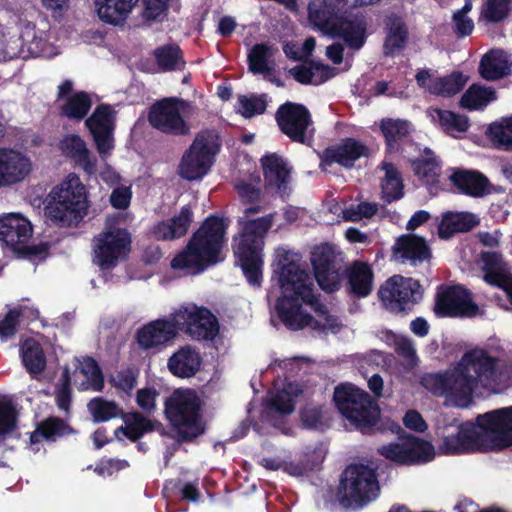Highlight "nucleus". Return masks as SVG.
Instances as JSON below:
<instances>
[{"label":"nucleus","mask_w":512,"mask_h":512,"mask_svg":"<svg viewBox=\"0 0 512 512\" xmlns=\"http://www.w3.org/2000/svg\"><path fill=\"white\" fill-rule=\"evenodd\" d=\"M32 171L31 159L19 150L0 147V189L23 182Z\"/></svg>","instance_id":"4be33fe9"},{"label":"nucleus","mask_w":512,"mask_h":512,"mask_svg":"<svg viewBox=\"0 0 512 512\" xmlns=\"http://www.w3.org/2000/svg\"><path fill=\"white\" fill-rule=\"evenodd\" d=\"M476 424L479 429L492 435L494 448L505 449L512 446V406L478 415Z\"/></svg>","instance_id":"aec40b11"},{"label":"nucleus","mask_w":512,"mask_h":512,"mask_svg":"<svg viewBox=\"0 0 512 512\" xmlns=\"http://www.w3.org/2000/svg\"><path fill=\"white\" fill-rule=\"evenodd\" d=\"M124 425L116 428L114 434L120 440L119 434H123L131 442H138L145 434L156 430L159 423L145 417L138 411L124 412L121 418Z\"/></svg>","instance_id":"72a5a7b5"},{"label":"nucleus","mask_w":512,"mask_h":512,"mask_svg":"<svg viewBox=\"0 0 512 512\" xmlns=\"http://www.w3.org/2000/svg\"><path fill=\"white\" fill-rule=\"evenodd\" d=\"M385 38L382 51L386 57H394L405 49L409 40L408 26L403 17L397 13H390L384 18Z\"/></svg>","instance_id":"b1692460"},{"label":"nucleus","mask_w":512,"mask_h":512,"mask_svg":"<svg viewBox=\"0 0 512 512\" xmlns=\"http://www.w3.org/2000/svg\"><path fill=\"white\" fill-rule=\"evenodd\" d=\"M202 363L200 353L190 345L180 347L168 359V369L178 378H190L196 375Z\"/></svg>","instance_id":"2f4dec72"},{"label":"nucleus","mask_w":512,"mask_h":512,"mask_svg":"<svg viewBox=\"0 0 512 512\" xmlns=\"http://www.w3.org/2000/svg\"><path fill=\"white\" fill-rule=\"evenodd\" d=\"M377 452L398 465L427 463L435 457L434 446L429 441L415 436H409L402 442L382 445Z\"/></svg>","instance_id":"f3484780"},{"label":"nucleus","mask_w":512,"mask_h":512,"mask_svg":"<svg viewBox=\"0 0 512 512\" xmlns=\"http://www.w3.org/2000/svg\"><path fill=\"white\" fill-rule=\"evenodd\" d=\"M424 152L425 156L412 160L411 166L418 178L425 180L427 183H434L439 177L440 162L431 149L425 148Z\"/></svg>","instance_id":"09e8293b"},{"label":"nucleus","mask_w":512,"mask_h":512,"mask_svg":"<svg viewBox=\"0 0 512 512\" xmlns=\"http://www.w3.org/2000/svg\"><path fill=\"white\" fill-rule=\"evenodd\" d=\"M138 0H96L97 14L103 22L112 25L123 23Z\"/></svg>","instance_id":"a19ab883"},{"label":"nucleus","mask_w":512,"mask_h":512,"mask_svg":"<svg viewBox=\"0 0 512 512\" xmlns=\"http://www.w3.org/2000/svg\"><path fill=\"white\" fill-rule=\"evenodd\" d=\"M193 210L190 205H184L180 212L154 225L152 233L156 240L168 241L183 237L193 222Z\"/></svg>","instance_id":"cd10ccee"},{"label":"nucleus","mask_w":512,"mask_h":512,"mask_svg":"<svg viewBox=\"0 0 512 512\" xmlns=\"http://www.w3.org/2000/svg\"><path fill=\"white\" fill-rule=\"evenodd\" d=\"M260 161L266 185L277 188L279 193H284L291 173L286 161L276 153L266 154Z\"/></svg>","instance_id":"473e14b6"},{"label":"nucleus","mask_w":512,"mask_h":512,"mask_svg":"<svg viewBox=\"0 0 512 512\" xmlns=\"http://www.w3.org/2000/svg\"><path fill=\"white\" fill-rule=\"evenodd\" d=\"M392 251L402 262L409 261L413 265L427 261L432 256L425 238L412 233L398 237Z\"/></svg>","instance_id":"bb28decb"},{"label":"nucleus","mask_w":512,"mask_h":512,"mask_svg":"<svg viewBox=\"0 0 512 512\" xmlns=\"http://www.w3.org/2000/svg\"><path fill=\"white\" fill-rule=\"evenodd\" d=\"M343 2L338 0H311L308 4L309 22L328 35L333 31L341 16L338 15Z\"/></svg>","instance_id":"a878e982"},{"label":"nucleus","mask_w":512,"mask_h":512,"mask_svg":"<svg viewBox=\"0 0 512 512\" xmlns=\"http://www.w3.org/2000/svg\"><path fill=\"white\" fill-rule=\"evenodd\" d=\"M378 296L392 313L406 315L422 299V287L418 280L393 275L382 284Z\"/></svg>","instance_id":"f8f14e48"},{"label":"nucleus","mask_w":512,"mask_h":512,"mask_svg":"<svg viewBox=\"0 0 512 512\" xmlns=\"http://www.w3.org/2000/svg\"><path fill=\"white\" fill-rule=\"evenodd\" d=\"M164 414L179 442H192L205 433L201 401L193 389L174 390L164 402Z\"/></svg>","instance_id":"423d86ee"},{"label":"nucleus","mask_w":512,"mask_h":512,"mask_svg":"<svg viewBox=\"0 0 512 512\" xmlns=\"http://www.w3.org/2000/svg\"><path fill=\"white\" fill-rule=\"evenodd\" d=\"M333 401L340 414L356 429L364 431L374 427L380 419V408L365 390L351 383L338 385Z\"/></svg>","instance_id":"0eeeda50"},{"label":"nucleus","mask_w":512,"mask_h":512,"mask_svg":"<svg viewBox=\"0 0 512 512\" xmlns=\"http://www.w3.org/2000/svg\"><path fill=\"white\" fill-rule=\"evenodd\" d=\"M322 463V459H315V454H304L298 460V462H291L288 466V471L290 474L295 476H302L308 472L316 470L320 464Z\"/></svg>","instance_id":"bf43d9fd"},{"label":"nucleus","mask_w":512,"mask_h":512,"mask_svg":"<svg viewBox=\"0 0 512 512\" xmlns=\"http://www.w3.org/2000/svg\"><path fill=\"white\" fill-rule=\"evenodd\" d=\"M486 134L495 147L512 150V115L491 123Z\"/></svg>","instance_id":"8fccbe9b"},{"label":"nucleus","mask_w":512,"mask_h":512,"mask_svg":"<svg viewBox=\"0 0 512 512\" xmlns=\"http://www.w3.org/2000/svg\"><path fill=\"white\" fill-rule=\"evenodd\" d=\"M428 114L431 121L448 135L455 136V133H465L470 128L469 119L465 115L441 108H430Z\"/></svg>","instance_id":"79ce46f5"},{"label":"nucleus","mask_w":512,"mask_h":512,"mask_svg":"<svg viewBox=\"0 0 512 512\" xmlns=\"http://www.w3.org/2000/svg\"><path fill=\"white\" fill-rule=\"evenodd\" d=\"M482 271L484 281L491 286H503L509 274L508 263L499 252L488 251L481 253Z\"/></svg>","instance_id":"ea45409f"},{"label":"nucleus","mask_w":512,"mask_h":512,"mask_svg":"<svg viewBox=\"0 0 512 512\" xmlns=\"http://www.w3.org/2000/svg\"><path fill=\"white\" fill-rule=\"evenodd\" d=\"M466 81L467 79L461 72H453L450 75L436 78L430 87V92L443 97H451L463 89Z\"/></svg>","instance_id":"603ef678"},{"label":"nucleus","mask_w":512,"mask_h":512,"mask_svg":"<svg viewBox=\"0 0 512 512\" xmlns=\"http://www.w3.org/2000/svg\"><path fill=\"white\" fill-rule=\"evenodd\" d=\"M184 99L166 97L153 103L148 111V122L154 129L171 136H187L191 133L190 124L181 115L186 106Z\"/></svg>","instance_id":"4468645a"},{"label":"nucleus","mask_w":512,"mask_h":512,"mask_svg":"<svg viewBox=\"0 0 512 512\" xmlns=\"http://www.w3.org/2000/svg\"><path fill=\"white\" fill-rule=\"evenodd\" d=\"M382 169L385 171V176L381 181L382 199L386 203L401 199L404 195V185L399 170L389 162H383Z\"/></svg>","instance_id":"c03bdc74"},{"label":"nucleus","mask_w":512,"mask_h":512,"mask_svg":"<svg viewBox=\"0 0 512 512\" xmlns=\"http://www.w3.org/2000/svg\"><path fill=\"white\" fill-rule=\"evenodd\" d=\"M47 199L45 215L57 227H77L88 213L86 187L76 174L55 186Z\"/></svg>","instance_id":"39448f33"},{"label":"nucleus","mask_w":512,"mask_h":512,"mask_svg":"<svg viewBox=\"0 0 512 512\" xmlns=\"http://www.w3.org/2000/svg\"><path fill=\"white\" fill-rule=\"evenodd\" d=\"M452 20L454 23L453 32L458 38H464L472 34L474 30V22L467 15L454 12Z\"/></svg>","instance_id":"774afa93"},{"label":"nucleus","mask_w":512,"mask_h":512,"mask_svg":"<svg viewBox=\"0 0 512 512\" xmlns=\"http://www.w3.org/2000/svg\"><path fill=\"white\" fill-rule=\"evenodd\" d=\"M21 359L27 372L32 376L41 374L46 368V356L41 345L27 340L21 347Z\"/></svg>","instance_id":"a18cd8bd"},{"label":"nucleus","mask_w":512,"mask_h":512,"mask_svg":"<svg viewBox=\"0 0 512 512\" xmlns=\"http://www.w3.org/2000/svg\"><path fill=\"white\" fill-rule=\"evenodd\" d=\"M268 408L281 415H289L294 411V404L286 393H278L268 401Z\"/></svg>","instance_id":"69168bd1"},{"label":"nucleus","mask_w":512,"mask_h":512,"mask_svg":"<svg viewBox=\"0 0 512 512\" xmlns=\"http://www.w3.org/2000/svg\"><path fill=\"white\" fill-rule=\"evenodd\" d=\"M17 416L11 401H0V436L10 434L16 429Z\"/></svg>","instance_id":"13d9d810"},{"label":"nucleus","mask_w":512,"mask_h":512,"mask_svg":"<svg viewBox=\"0 0 512 512\" xmlns=\"http://www.w3.org/2000/svg\"><path fill=\"white\" fill-rule=\"evenodd\" d=\"M511 5L512 0H486L480 11V19L491 24L501 23L509 17Z\"/></svg>","instance_id":"5fc2aeb1"},{"label":"nucleus","mask_w":512,"mask_h":512,"mask_svg":"<svg viewBox=\"0 0 512 512\" xmlns=\"http://www.w3.org/2000/svg\"><path fill=\"white\" fill-rule=\"evenodd\" d=\"M297 254L285 249L277 250L274 273L284 295L276 302V311L282 323L290 330L305 327L327 334H337L343 327L338 316L329 313L327 306L319 301L314 291L310 273L299 264Z\"/></svg>","instance_id":"f257e3e1"},{"label":"nucleus","mask_w":512,"mask_h":512,"mask_svg":"<svg viewBox=\"0 0 512 512\" xmlns=\"http://www.w3.org/2000/svg\"><path fill=\"white\" fill-rule=\"evenodd\" d=\"M498 359L486 350L467 351L459 362L444 372L426 373L420 384L435 396H447L465 407L473 399L479 383L500 393L512 386V367L497 366Z\"/></svg>","instance_id":"f03ea898"},{"label":"nucleus","mask_w":512,"mask_h":512,"mask_svg":"<svg viewBox=\"0 0 512 512\" xmlns=\"http://www.w3.org/2000/svg\"><path fill=\"white\" fill-rule=\"evenodd\" d=\"M449 180L460 193L471 197H483L490 192L488 178L479 171L458 168L452 172Z\"/></svg>","instance_id":"7c9ffc66"},{"label":"nucleus","mask_w":512,"mask_h":512,"mask_svg":"<svg viewBox=\"0 0 512 512\" xmlns=\"http://www.w3.org/2000/svg\"><path fill=\"white\" fill-rule=\"evenodd\" d=\"M433 312L437 318H474L483 315L473 299V293L465 286L440 285L435 294Z\"/></svg>","instance_id":"9b49d317"},{"label":"nucleus","mask_w":512,"mask_h":512,"mask_svg":"<svg viewBox=\"0 0 512 512\" xmlns=\"http://www.w3.org/2000/svg\"><path fill=\"white\" fill-rule=\"evenodd\" d=\"M111 382L114 387L130 396L137 384V375L130 368L122 369L112 377Z\"/></svg>","instance_id":"052dcab7"},{"label":"nucleus","mask_w":512,"mask_h":512,"mask_svg":"<svg viewBox=\"0 0 512 512\" xmlns=\"http://www.w3.org/2000/svg\"><path fill=\"white\" fill-rule=\"evenodd\" d=\"M332 38H341L353 50L361 49L367 39V22L364 18L351 19L341 17L328 34Z\"/></svg>","instance_id":"c85d7f7f"},{"label":"nucleus","mask_w":512,"mask_h":512,"mask_svg":"<svg viewBox=\"0 0 512 512\" xmlns=\"http://www.w3.org/2000/svg\"><path fill=\"white\" fill-rule=\"evenodd\" d=\"M96 149L100 155L110 153L114 148V111L110 105L100 104L85 121Z\"/></svg>","instance_id":"412c9836"},{"label":"nucleus","mask_w":512,"mask_h":512,"mask_svg":"<svg viewBox=\"0 0 512 512\" xmlns=\"http://www.w3.org/2000/svg\"><path fill=\"white\" fill-rule=\"evenodd\" d=\"M239 112L245 118H251L255 115L263 114L267 108L266 95H252L247 97L242 95L238 99Z\"/></svg>","instance_id":"4d7b16f0"},{"label":"nucleus","mask_w":512,"mask_h":512,"mask_svg":"<svg viewBox=\"0 0 512 512\" xmlns=\"http://www.w3.org/2000/svg\"><path fill=\"white\" fill-rule=\"evenodd\" d=\"M32 225L18 214L0 217V241L14 252L20 244L28 243L32 236Z\"/></svg>","instance_id":"393cba45"},{"label":"nucleus","mask_w":512,"mask_h":512,"mask_svg":"<svg viewBox=\"0 0 512 512\" xmlns=\"http://www.w3.org/2000/svg\"><path fill=\"white\" fill-rule=\"evenodd\" d=\"M479 224V219L470 212H446L438 225L440 239H450L456 233L471 231Z\"/></svg>","instance_id":"c9c22d12"},{"label":"nucleus","mask_w":512,"mask_h":512,"mask_svg":"<svg viewBox=\"0 0 512 512\" xmlns=\"http://www.w3.org/2000/svg\"><path fill=\"white\" fill-rule=\"evenodd\" d=\"M76 431L62 418L50 416L38 423L30 435V443L36 444L41 440L55 442L59 438L67 437Z\"/></svg>","instance_id":"58836bf2"},{"label":"nucleus","mask_w":512,"mask_h":512,"mask_svg":"<svg viewBox=\"0 0 512 512\" xmlns=\"http://www.w3.org/2000/svg\"><path fill=\"white\" fill-rule=\"evenodd\" d=\"M478 70L483 79L495 81L510 74L511 62L502 49H493L482 57Z\"/></svg>","instance_id":"4c0bfd02"},{"label":"nucleus","mask_w":512,"mask_h":512,"mask_svg":"<svg viewBox=\"0 0 512 512\" xmlns=\"http://www.w3.org/2000/svg\"><path fill=\"white\" fill-rule=\"evenodd\" d=\"M221 146L222 141L217 131L213 129L199 131L181 158L179 175L188 181L205 176L213 166Z\"/></svg>","instance_id":"6e6552de"},{"label":"nucleus","mask_w":512,"mask_h":512,"mask_svg":"<svg viewBox=\"0 0 512 512\" xmlns=\"http://www.w3.org/2000/svg\"><path fill=\"white\" fill-rule=\"evenodd\" d=\"M379 127L385 139L387 154L400 153L413 131L412 124L404 119L383 118Z\"/></svg>","instance_id":"c756f323"},{"label":"nucleus","mask_w":512,"mask_h":512,"mask_svg":"<svg viewBox=\"0 0 512 512\" xmlns=\"http://www.w3.org/2000/svg\"><path fill=\"white\" fill-rule=\"evenodd\" d=\"M94 260L101 268H112L130 250L131 235L125 228L110 227L94 238Z\"/></svg>","instance_id":"a211bd4d"},{"label":"nucleus","mask_w":512,"mask_h":512,"mask_svg":"<svg viewBox=\"0 0 512 512\" xmlns=\"http://www.w3.org/2000/svg\"><path fill=\"white\" fill-rule=\"evenodd\" d=\"M79 372L86 378V382L83 383L85 389H91L96 392L103 390V372L94 358L85 357L80 364Z\"/></svg>","instance_id":"6e6d98bb"},{"label":"nucleus","mask_w":512,"mask_h":512,"mask_svg":"<svg viewBox=\"0 0 512 512\" xmlns=\"http://www.w3.org/2000/svg\"><path fill=\"white\" fill-rule=\"evenodd\" d=\"M275 213L254 219L238 220V233L233 237L232 249L236 264L247 282L260 287L263 280L265 238L274 224Z\"/></svg>","instance_id":"20e7f679"},{"label":"nucleus","mask_w":512,"mask_h":512,"mask_svg":"<svg viewBox=\"0 0 512 512\" xmlns=\"http://www.w3.org/2000/svg\"><path fill=\"white\" fill-rule=\"evenodd\" d=\"M63 378H64V382L56 393L55 401H56L57 407L60 410L68 412L70 410L72 396H71V388H70L69 371L67 369L63 373Z\"/></svg>","instance_id":"0e129e2a"},{"label":"nucleus","mask_w":512,"mask_h":512,"mask_svg":"<svg viewBox=\"0 0 512 512\" xmlns=\"http://www.w3.org/2000/svg\"><path fill=\"white\" fill-rule=\"evenodd\" d=\"M88 410L95 423L107 422L117 417L122 418V414L124 413L116 402L106 400L102 397H96L90 400Z\"/></svg>","instance_id":"3c124183"},{"label":"nucleus","mask_w":512,"mask_h":512,"mask_svg":"<svg viewBox=\"0 0 512 512\" xmlns=\"http://www.w3.org/2000/svg\"><path fill=\"white\" fill-rule=\"evenodd\" d=\"M370 149L360 140L353 137L341 139L339 143L326 147L320 154L319 167L325 170L333 164H338L345 169H352L356 161L361 158H368Z\"/></svg>","instance_id":"6ab92c4d"},{"label":"nucleus","mask_w":512,"mask_h":512,"mask_svg":"<svg viewBox=\"0 0 512 512\" xmlns=\"http://www.w3.org/2000/svg\"><path fill=\"white\" fill-rule=\"evenodd\" d=\"M275 121L281 133L292 142L308 145L312 141L313 133H309L312 115L304 104L286 101L277 108Z\"/></svg>","instance_id":"2eb2a0df"},{"label":"nucleus","mask_w":512,"mask_h":512,"mask_svg":"<svg viewBox=\"0 0 512 512\" xmlns=\"http://www.w3.org/2000/svg\"><path fill=\"white\" fill-rule=\"evenodd\" d=\"M178 335L173 313L169 318H160L143 325L135 338L140 348L150 350L165 345Z\"/></svg>","instance_id":"5701e85b"},{"label":"nucleus","mask_w":512,"mask_h":512,"mask_svg":"<svg viewBox=\"0 0 512 512\" xmlns=\"http://www.w3.org/2000/svg\"><path fill=\"white\" fill-rule=\"evenodd\" d=\"M21 312L18 309H11L7 312L2 320H0V337L10 338L17 332Z\"/></svg>","instance_id":"680f3d73"},{"label":"nucleus","mask_w":512,"mask_h":512,"mask_svg":"<svg viewBox=\"0 0 512 512\" xmlns=\"http://www.w3.org/2000/svg\"><path fill=\"white\" fill-rule=\"evenodd\" d=\"M63 153L82 167L88 174L96 169V159L91 156L85 141L77 134L66 135L60 142Z\"/></svg>","instance_id":"e433bc0d"},{"label":"nucleus","mask_w":512,"mask_h":512,"mask_svg":"<svg viewBox=\"0 0 512 512\" xmlns=\"http://www.w3.org/2000/svg\"><path fill=\"white\" fill-rule=\"evenodd\" d=\"M225 234L223 219L215 215L208 216L192 234L183 250L174 256L171 267L196 274L221 262Z\"/></svg>","instance_id":"7ed1b4c3"},{"label":"nucleus","mask_w":512,"mask_h":512,"mask_svg":"<svg viewBox=\"0 0 512 512\" xmlns=\"http://www.w3.org/2000/svg\"><path fill=\"white\" fill-rule=\"evenodd\" d=\"M178 333L197 341H213L219 334L217 317L206 307L195 304L181 306L173 312Z\"/></svg>","instance_id":"ddd939ff"},{"label":"nucleus","mask_w":512,"mask_h":512,"mask_svg":"<svg viewBox=\"0 0 512 512\" xmlns=\"http://www.w3.org/2000/svg\"><path fill=\"white\" fill-rule=\"evenodd\" d=\"M274 49L267 43L255 44L248 53L247 62L249 71L253 74L270 75L274 68L269 65Z\"/></svg>","instance_id":"49530a36"},{"label":"nucleus","mask_w":512,"mask_h":512,"mask_svg":"<svg viewBox=\"0 0 512 512\" xmlns=\"http://www.w3.org/2000/svg\"><path fill=\"white\" fill-rule=\"evenodd\" d=\"M14 253L29 260L45 258L49 253V245L47 243H39L34 245L23 243L17 247Z\"/></svg>","instance_id":"e2e57ef3"},{"label":"nucleus","mask_w":512,"mask_h":512,"mask_svg":"<svg viewBox=\"0 0 512 512\" xmlns=\"http://www.w3.org/2000/svg\"><path fill=\"white\" fill-rule=\"evenodd\" d=\"M347 277L349 292L358 297H367L373 288V271L371 267L362 261H355L349 268L344 270Z\"/></svg>","instance_id":"f704fd0d"},{"label":"nucleus","mask_w":512,"mask_h":512,"mask_svg":"<svg viewBox=\"0 0 512 512\" xmlns=\"http://www.w3.org/2000/svg\"><path fill=\"white\" fill-rule=\"evenodd\" d=\"M310 260L319 287L327 293L338 291L341 288L345 268L334 247L328 243L316 246Z\"/></svg>","instance_id":"dca6fc26"},{"label":"nucleus","mask_w":512,"mask_h":512,"mask_svg":"<svg viewBox=\"0 0 512 512\" xmlns=\"http://www.w3.org/2000/svg\"><path fill=\"white\" fill-rule=\"evenodd\" d=\"M378 492L376 471L368 465L351 464L341 474L337 499L345 508L352 505L362 507L376 498Z\"/></svg>","instance_id":"1a4fd4ad"},{"label":"nucleus","mask_w":512,"mask_h":512,"mask_svg":"<svg viewBox=\"0 0 512 512\" xmlns=\"http://www.w3.org/2000/svg\"><path fill=\"white\" fill-rule=\"evenodd\" d=\"M157 396L158 392L155 388H142L137 391L136 403L142 410L150 413L155 410Z\"/></svg>","instance_id":"338daca9"},{"label":"nucleus","mask_w":512,"mask_h":512,"mask_svg":"<svg viewBox=\"0 0 512 512\" xmlns=\"http://www.w3.org/2000/svg\"><path fill=\"white\" fill-rule=\"evenodd\" d=\"M496 91L492 87L472 84L462 95L460 106L468 110H478L496 100Z\"/></svg>","instance_id":"de8ad7c7"},{"label":"nucleus","mask_w":512,"mask_h":512,"mask_svg":"<svg viewBox=\"0 0 512 512\" xmlns=\"http://www.w3.org/2000/svg\"><path fill=\"white\" fill-rule=\"evenodd\" d=\"M92 104V99L88 92H74L59 107V116L79 122L88 115Z\"/></svg>","instance_id":"37998d69"},{"label":"nucleus","mask_w":512,"mask_h":512,"mask_svg":"<svg viewBox=\"0 0 512 512\" xmlns=\"http://www.w3.org/2000/svg\"><path fill=\"white\" fill-rule=\"evenodd\" d=\"M478 432L474 426L470 424L453 425L447 424L437 429V435L442 438L439 445V451L445 455H459L463 453L473 452L477 450H486L493 447L491 440L492 435Z\"/></svg>","instance_id":"9d476101"},{"label":"nucleus","mask_w":512,"mask_h":512,"mask_svg":"<svg viewBox=\"0 0 512 512\" xmlns=\"http://www.w3.org/2000/svg\"><path fill=\"white\" fill-rule=\"evenodd\" d=\"M159 69L163 72L173 71L183 60V53L176 44H165L157 47L152 52Z\"/></svg>","instance_id":"864d4df0"}]
</instances>
